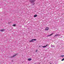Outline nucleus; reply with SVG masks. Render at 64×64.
<instances>
[{
	"label": "nucleus",
	"mask_w": 64,
	"mask_h": 64,
	"mask_svg": "<svg viewBox=\"0 0 64 64\" xmlns=\"http://www.w3.org/2000/svg\"><path fill=\"white\" fill-rule=\"evenodd\" d=\"M49 29V28L48 27H46L45 28V30H46V31H47Z\"/></svg>",
	"instance_id": "nucleus-1"
},
{
	"label": "nucleus",
	"mask_w": 64,
	"mask_h": 64,
	"mask_svg": "<svg viewBox=\"0 0 64 64\" xmlns=\"http://www.w3.org/2000/svg\"><path fill=\"white\" fill-rule=\"evenodd\" d=\"M64 58L62 59V61H64Z\"/></svg>",
	"instance_id": "nucleus-14"
},
{
	"label": "nucleus",
	"mask_w": 64,
	"mask_h": 64,
	"mask_svg": "<svg viewBox=\"0 0 64 64\" xmlns=\"http://www.w3.org/2000/svg\"><path fill=\"white\" fill-rule=\"evenodd\" d=\"M39 64H40V63H39Z\"/></svg>",
	"instance_id": "nucleus-16"
},
{
	"label": "nucleus",
	"mask_w": 64,
	"mask_h": 64,
	"mask_svg": "<svg viewBox=\"0 0 64 64\" xmlns=\"http://www.w3.org/2000/svg\"><path fill=\"white\" fill-rule=\"evenodd\" d=\"M38 50H36V52H37V51H38Z\"/></svg>",
	"instance_id": "nucleus-13"
},
{
	"label": "nucleus",
	"mask_w": 64,
	"mask_h": 64,
	"mask_svg": "<svg viewBox=\"0 0 64 64\" xmlns=\"http://www.w3.org/2000/svg\"><path fill=\"white\" fill-rule=\"evenodd\" d=\"M53 34H54V33H52V34H50L49 35H48L47 36L48 37V36H51V35H53Z\"/></svg>",
	"instance_id": "nucleus-6"
},
{
	"label": "nucleus",
	"mask_w": 64,
	"mask_h": 64,
	"mask_svg": "<svg viewBox=\"0 0 64 64\" xmlns=\"http://www.w3.org/2000/svg\"><path fill=\"white\" fill-rule=\"evenodd\" d=\"M33 42V39H32L31 40H30L29 41V42Z\"/></svg>",
	"instance_id": "nucleus-8"
},
{
	"label": "nucleus",
	"mask_w": 64,
	"mask_h": 64,
	"mask_svg": "<svg viewBox=\"0 0 64 64\" xmlns=\"http://www.w3.org/2000/svg\"><path fill=\"white\" fill-rule=\"evenodd\" d=\"M37 16V15L35 14L34 15V17H36Z\"/></svg>",
	"instance_id": "nucleus-10"
},
{
	"label": "nucleus",
	"mask_w": 64,
	"mask_h": 64,
	"mask_svg": "<svg viewBox=\"0 0 64 64\" xmlns=\"http://www.w3.org/2000/svg\"><path fill=\"white\" fill-rule=\"evenodd\" d=\"M13 26H16V24H13Z\"/></svg>",
	"instance_id": "nucleus-12"
},
{
	"label": "nucleus",
	"mask_w": 64,
	"mask_h": 64,
	"mask_svg": "<svg viewBox=\"0 0 64 64\" xmlns=\"http://www.w3.org/2000/svg\"><path fill=\"white\" fill-rule=\"evenodd\" d=\"M32 39L33 40V41H36V39Z\"/></svg>",
	"instance_id": "nucleus-11"
},
{
	"label": "nucleus",
	"mask_w": 64,
	"mask_h": 64,
	"mask_svg": "<svg viewBox=\"0 0 64 64\" xmlns=\"http://www.w3.org/2000/svg\"><path fill=\"white\" fill-rule=\"evenodd\" d=\"M60 36V35L59 34H56L54 36V37H56V36Z\"/></svg>",
	"instance_id": "nucleus-4"
},
{
	"label": "nucleus",
	"mask_w": 64,
	"mask_h": 64,
	"mask_svg": "<svg viewBox=\"0 0 64 64\" xmlns=\"http://www.w3.org/2000/svg\"><path fill=\"white\" fill-rule=\"evenodd\" d=\"M35 1V0H30V2L31 3H33V2H34Z\"/></svg>",
	"instance_id": "nucleus-2"
},
{
	"label": "nucleus",
	"mask_w": 64,
	"mask_h": 64,
	"mask_svg": "<svg viewBox=\"0 0 64 64\" xmlns=\"http://www.w3.org/2000/svg\"><path fill=\"white\" fill-rule=\"evenodd\" d=\"M17 54H18L17 53L16 54L14 55H13L12 57H11V58H13V57H15V56H16V55H17Z\"/></svg>",
	"instance_id": "nucleus-3"
},
{
	"label": "nucleus",
	"mask_w": 64,
	"mask_h": 64,
	"mask_svg": "<svg viewBox=\"0 0 64 64\" xmlns=\"http://www.w3.org/2000/svg\"><path fill=\"white\" fill-rule=\"evenodd\" d=\"M4 31H5V30L4 29H2L0 30V31H1V32H3Z\"/></svg>",
	"instance_id": "nucleus-7"
},
{
	"label": "nucleus",
	"mask_w": 64,
	"mask_h": 64,
	"mask_svg": "<svg viewBox=\"0 0 64 64\" xmlns=\"http://www.w3.org/2000/svg\"><path fill=\"white\" fill-rule=\"evenodd\" d=\"M28 60L29 61H31V60H32V59L31 58H28Z\"/></svg>",
	"instance_id": "nucleus-5"
},
{
	"label": "nucleus",
	"mask_w": 64,
	"mask_h": 64,
	"mask_svg": "<svg viewBox=\"0 0 64 64\" xmlns=\"http://www.w3.org/2000/svg\"><path fill=\"white\" fill-rule=\"evenodd\" d=\"M64 55H62V56H61V57H64Z\"/></svg>",
	"instance_id": "nucleus-15"
},
{
	"label": "nucleus",
	"mask_w": 64,
	"mask_h": 64,
	"mask_svg": "<svg viewBox=\"0 0 64 64\" xmlns=\"http://www.w3.org/2000/svg\"><path fill=\"white\" fill-rule=\"evenodd\" d=\"M48 45H46V46H42V47L43 48H45V47H47V46H48Z\"/></svg>",
	"instance_id": "nucleus-9"
}]
</instances>
